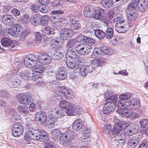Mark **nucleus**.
I'll use <instances>...</instances> for the list:
<instances>
[{
	"instance_id": "obj_1",
	"label": "nucleus",
	"mask_w": 148,
	"mask_h": 148,
	"mask_svg": "<svg viewBox=\"0 0 148 148\" xmlns=\"http://www.w3.org/2000/svg\"><path fill=\"white\" fill-rule=\"evenodd\" d=\"M138 8L141 12L146 11L148 9V0H133L128 6L126 16L130 21L136 19L137 16L136 10Z\"/></svg>"
},
{
	"instance_id": "obj_2",
	"label": "nucleus",
	"mask_w": 148,
	"mask_h": 148,
	"mask_svg": "<svg viewBox=\"0 0 148 148\" xmlns=\"http://www.w3.org/2000/svg\"><path fill=\"white\" fill-rule=\"evenodd\" d=\"M24 138L27 141L30 139L39 140L44 142H47L49 139L47 133L43 130L38 129L33 127H30L25 134Z\"/></svg>"
},
{
	"instance_id": "obj_3",
	"label": "nucleus",
	"mask_w": 148,
	"mask_h": 148,
	"mask_svg": "<svg viewBox=\"0 0 148 148\" xmlns=\"http://www.w3.org/2000/svg\"><path fill=\"white\" fill-rule=\"evenodd\" d=\"M37 59V57L34 54H29L25 58L24 64L27 67H34L33 70L34 71V72L41 74L44 70V68L42 65H39Z\"/></svg>"
},
{
	"instance_id": "obj_4",
	"label": "nucleus",
	"mask_w": 148,
	"mask_h": 148,
	"mask_svg": "<svg viewBox=\"0 0 148 148\" xmlns=\"http://www.w3.org/2000/svg\"><path fill=\"white\" fill-rule=\"evenodd\" d=\"M8 35H10L14 37L20 36L21 35L25 36L27 34L26 30L19 24H14L9 28L8 30Z\"/></svg>"
},
{
	"instance_id": "obj_5",
	"label": "nucleus",
	"mask_w": 148,
	"mask_h": 148,
	"mask_svg": "<svg viewBox=\"0 0 148 148\" xmlns=\"http://www.w3.org/2000/svg\"><path fill=\"white\" fill-rule=\"evenodd\" d=\"M90 42L85 44H80L77 47V51L82 55H86L90 53L92 49V47L94 44V40L92 38L88 39Z\"/></svg>"
},
{
	"instance_id": "obj_6",
	"label": "nucleus",
	"mask_w": 148,
	"mask_h": 148,
	"mask_svg": "<svg viewBox=\"0 0 148 148\" xmlns=\"http://www.w3.org/2000/svg\"><path fill=\"white\" fill-rule=\"evenodd\" d=\"M114 20L115 29L118 33H124L128 30L127 24L125 23V21L124 19L119 18H115Z\"/></svg>"
},
{
	"instance_id": "obj_7",
	"label": "nucleus",
	"mask_w": 148,
	"mask_h": 148,
	"mask_svg": "<svg viewBox=\"0 0 148 148\" xmlns=\"http://www.w3.org/2000/svg\"><path fill=\"white\" fill-rule=\"evenodd\" d=\"M75 135V133L73 130H67L61 134L59 139L60 143L62 145L67 144L74 138Z\"/></svg>"
},
{
	"instance_id": "obj_8",
	"label": "nucleus",
	"mask_w": 148,
	"mask_h": 148,
	"mask_svg": "<svg viewBox=\"0 0 148 148\" xmlns=\"http://www.w3.org/2000/svg\"><path fill=\"white\" fill-rule=\"evenodd\" d=\"M117 101H106L103 109V113L108 115L112 113L115 110Z\"/></svg>"
},
{
	"instance_id": "obj_9",
	"label": "nucleus",
	"mask_w": 148,
	"mask_h": 148,
	"mask_svg": "<svg viewBox=\"0 0 148 148\" xmlns=\"http://www.w3.org/2000/svg\"><path fill=\"white\" fill-rule=\"evenodd\" d=\"M37 60L39 63L43 65L49 64L51 61V58L46 53L39 54Z\"/></svg>"
},
{
	"instance_id": "obj_10",
	"label": "nucleus",
	"mask_w": 148,
	"mask_h": 148,
	"mask_svg": "<svg viewBox=\"0 0 148 148\" xmlns=\"http://www.w3.org/2000/svg\"><path fill=\"white\" fill-rule=\"evenodd\" d=\"M23 127L22 125L19 123H16L12 125V132L13 135L15 137L21 136L23 132Z\"/></svg>"
},
{
	"instance_id": "obj_11",
	"label": "nucleus",
	"mask_w": 148,
	"mask_h": 148,
	"mask_svg": "<svg viewBox=\"0 0 148 148\" xmlns=\"http://www.w3.org/2000/svg\"><path fill=\"white\" fill-rule=\"evenodd\" d=\"M82 60H83L81 59L80 61H77L75 59H70V58H68L66 60V63L69 67L76 70L79 68L80 64L82 62Z\"/></svg>"
},
{
	"instance_id": "obj_12",
	"label": "nucleus",
	"mask_w": 148,
	"mask_h": 148,
	"mask_svg": "<svg viewBox=\"0 0 148 148\" xmlns=\"http://www.w3.org/2000/svg\"><path fill=\"white\" fill-rule=\"evenodd\" d=\"M51 56L55 60H58L62 58L65 52L62 47H59L54 49V52H53Z\"/></svg>"
},
{
	"instance_id": "obj_13",
	"label": "nucleus",
	"mask_w": 148,
	"mask_h": 148,
	"mask_svg": "<svg viewBox=\"0 0 148 148\" xmlns=\"http://www.w3.org/2000/svg\"><path fill=\"white\" fill-rule=\"evenodd\" d=\"M34 119L41 124H45L47 120L46 114L44 112H38L35 114Z\"/></svg>"
},
{
	"instance_id": "obj_14",
	"label": "nucleus",
	"mask_w": 148,
	"mask_h": 148,
	"mask_svg": "<svg viewBox=\"0 0 148 148\" xmlns=\"http://www.w3.org/2000/svg\"><path fill=\"white\" fill-rule=\"evenodd\" d=\"M67 76V72L64 67H59L58 69L56 72V77L58 80L65 79Z\"/></svg>"
},
{
	"instance_id": "obj_15",
	"label": "nucleus",
	"mask_w": 148,
	"mask_h": 148,
	"mask_svg": "<svg viewBox=\"0 0 148 148\" xmlns=\"http://www.w3.org/2000/svg\"><path fill=\"white\" fill-rule=\"evenodd\" d=\"M19 103L24 105H29L33 102V99L30 95H25L21 96L19 98Z\"/></svg>"
},
{
	"instance_id": "obj_16",
	"label": "nucleus",
	"mask_w": 148,
	"mask_h": 148,
	"mask_svg": "<svg viewBox=\"0 0 148 148\" xmlns=\"http://www.w3.org/2000/svg\"><path fill=\"white\" fill-rule=\"evenodd\" d=\"M64 42V40L60 37H55L52 39L51 42V45L53 47H62Z\"/></svg>"
},
{
	"instance_id": "obj_17",
	"label": "nucleus",
	"mask_w": 148,
	"mask_h": 148,
	"mask_svg": "<svg viewBox=\"0 0 148 148\" xmlns=\"http://www.w3.org/2000/svg\"><path fill=\"white\" fill-rule=\"evenodd\" d=\"M132 110L130 108L119 109L118 110L117 112L122 117L130 118L132 115Z\"/></svg>"
},
{
	"instance_id": "obj_18",
	"label": "nucleus",
	"mask_w": 148,
	"mask_h": 148,
	"mask_svg": "<svg viewBox=\"0 0 148 148\" xmlns=\"http://www.w3.org/2000/svg\"><path fill=\"white\" fill-rule=\"evenodd\" d=\"M60 90L62 93L64 94L67 99L72 98L74 97V93L71 91V88L64 86L61 87Z\"/></svg>"
},
{
	"instance_id": "obj_19",
	"label": "nucleus",
	"mask_w": 148,
	"mask_h": 148,
	"mask_svg": "<svg viewBox=\"0 0 148 148\" xmlns=\"http://www.w3.org/2000/svg\"><path fill=\"white\" fill-rule=\"evenodd\" d=\"M48 120L45 122V125L48 127H51L54 126L55 122L57 121L58 119L54 116L49 110L48 116Z\"/></svg>"
},
{
	"instance_id": "obj_20",
	"label": "nucleus",
	"mask_w": 148,
	"mask_h": 148,
	"mask_svg": "<svg viewBox=\"0 0 148 148\" xmlns=\"http://www.w3.org/2000/svg\"><path fill=\"white\" fill-rule=\"evenodd\" d=\"M72 30L70 29L65 28L62 29L60 32V35L64 40H67L72 35Z\"/></svg>"
},
{
	"instance_id": "obj_21",
	"label": "nucleus",
	"mask_w": 148,
	"mask_h": 148,
	"mask_svg": "<svg viewBox=\"0 0 148 148\" xmlns=\"http://www.w3.org/2000/svg\"><path fill=\"white\" fill-rule=\"evenodd\" d=\"M49 111L54 115L56 118H60L62 117L64 114V111L63 109L60 108H52Z\"/></svg>"
},
{
	"instance_id": "obj_22",
	"label": "nucleus",
	"mask_w": 148,
	"mask_h": 148,
	"mask_svg": "<svg viewBox=\"0 0 148 148\" xmlns=\"http://www.w3.org/2000/svg\"><path fill=\"white\" fill-rule=\"evenodd\" d=\"M42 34L45 39L46 38L47 39H49L51 37L50 35L53 34L54 33L53 29L49 26H47L43 29L42 31Z\"/></svg>"
},
{
	"instance_id": "obj_23",
	"label": "nucleus",
	"mask_w": 148,
	"mask_h": 148,
	"mask_svg": "<svg viewBox=\"0 0 148 148\" xmlns=\"http://www.w3.org/2000/svg\"><path fill=\"white\" fill-rule=\"evenodd\" d=\"M76 49H73L72 50H67L66 53V58L67 59L68 58H70V59H75L76 60L80 61L81 60H83L81 58L77 56L76 53Z\"/></svg>"
},
{
	"instance_id": "obj_24",
	"label": "nucleus",
	"mask_w": 148,
	"mask_h": 148,
	"mask_svg": "<svg viewBox=\"0 0 148 148\" xmlns=\"http://www.w3.org/2000/svg\"><path fill=\"white\" fill-rule=\"evenodd\" d=\"M64 12L62 10H59L56 11H52L51 13L54 14L52 15L50 18V21L52 23H55L59 21V20L56 17L59 14H62L64 13Z\"/></svg>"
},
{
	"instance_id": "obj_25",
	"label": "nucleus",
	"mask_w": 148,
	"mask_h": 148,
	"mask_svg": "<svg viewBox=\"0 0 148 148\" xmlns=\"http://www.w3.org/2000/svg\"><path fill=\"white\" fill-rule=\"evenodd\" d=\"M78 72L79 74L83 76H85L91 71V66L82 65L79 66Z\"/></svg>"
},
{
	"instance_id": "obj_26",
	"label": "nucleus",
	"mask_w": 148,
	"mask_h": 148,
	"mask_svg": "<svg viewBox=\"0 0 148 148\" xmlns=\"http://www.w3.org/2000/svg\"><path fill=\"white\" fill-rule=\"evenodd\" d=\"M2 21L3 23L7 25H10L13 23V19L12 16L9 14H6L2 17Z\"/></svg>"
},
{
	"instance_id": "obj_27",
	"label": "nucleus",
	"mask_w": 148,
	"mask_h": 148,
	"mask_svg": "<svg viewBox=\"0 0 148 148\" xmlns=\"http://www.w3.org/2000/svg\"><path fill=\"white\" fill-rule=\"evenodd\" d=\"M114 125L111 123H108L106 124L104 126L103 132L104 134L107 135H109L111 136L114 135L113 132Z\"/></svg>"
},
{
	"instance_id": "obj_28",
	"label": "nucleus",
	"mask_w": 148,
	"mask_h": 148,
	"mask_svg": "<svg viewBox=\"0 0 148 148\" xmlns=\"http://www.w3.org/2000/svg\"><path fill=\"white\" fill-rule=\"evenodd\" d=\"M84 125L82 121L79 119L76 120L73 124L72 127L74 130L77 131L80 130Z\"/></svg>"
},
{
	"instance_id": "obj_29",
	"label": "nucleus",
	"mask_w": 148,
	"mask_h": 148,
	"mask_svg": "<svg viewBox=\"0 0 148 148\" xmlns=\"http://www.w3.org/2000/svg\"><path fill=\"white\" fill-rule=\"evenodd\" d=\"M79 44L77 42L75 39H71L68 41L67 43V50H72L75 49L77 51V47Z\"/></svg>"
},
{
	"instance_id": "obj_30",
	"label": "nucleus",
	"mask_w": 148,
	"mask_h": 148,
	"mask_svg": "<svg viewBox=\"0 0 148 148\" xmlns=\"http://www.w3.org/2000/svg\"><path fill=\"white\" fill-rule=\"evenodd\" d=\"M113 95L112 93L110 92H106L104 95V97L106 99V101H117L118 95Z\"/></svg>"
},
{
	"instance_id": "obj_31",
	"label": "nucleus",
	"mask_w": 148,
	"mask_h": 148,
	"mask_svg": "<svg viewBox=\"0 0 148 148\" xmlns=\"http://www.w3.org/2000/svg\"><path fill=\"white\" fill-rule=\"evenodd\" d=\"M17 111L19 113L24 116H27L29 114L28 107L25 105H21L18 106Z\"/></svg>"
},
{
	"instance_id": "obj_32",
	"label": "nucleus",
	"mask_w": 148,
	"mask_h": 148,
	"mask_svg": "<svg viewBox=\"0 0 148 148\" xmlns=\"http://www.w3.org/2000/svg\"><path fill=\"white\" fill-rule=\"evenodd\" d=\"M71 30L72 31L78 30L81 27V25L79 21L75 20L71 21L70 24Z\"/></svg>"
},
{
	"instance_id": "obj_33",
	"label": "nucleus",
	"mask_w": 148,
	"mask_h": 148,
	"mask_svg": "<svg viewBox=\"0 0 148 148\" xmlns=\"http://www.w3.org/2000/svg\"><path fill=\"white\" fill-rule=\"evenodd\" d=\"M137 132L136 129L134 125H131L125 129L124 131V134L127 136H132Z\"/></svg>"
},
{
	"instance_id": "obj_34",
	"label": "nucleus",
	"mask_w": 148,
	"mask_h": 148,
	"mask_svg": "<svg viewBox=\"0 0 148 148\" xmlns=\"http://www.w3.org/2000/svg\"><path fill=\"white\" fill-rule=\"evenodd\" d=\"M32 70L30 69L28 70L23 68L19 72V75L24 79H28L29 77L30 72Z\"/></svg>"
},
{
	"instance_id": "obj_35",
	"label": "nucleus",
	"mask_w": 148,
	"mask_h": 148,
	"mask_svg": "<svg viewBox=\"0 0 148 148\" xmlns=\"http://www.w3.org/2000/svg\"><path fill=\"white\" fill-rule=\"evenodd\" d=\"M94 9V8L90 5L85 6L83 10L84 15L86 17L90 16L92 15Z\"/></svg>"
},
{
	"instance_id": "obj_36",
	"label": "nucleus",
	"mask_w": 148,
	"mask_h": 148,
	"mask_svg": "<svg viewBox=\"0 0 148 148\" xmlns=\"http://www.w3.org/2000/svg\"><path fill=\"white\" fill-rule=\"evenodd\" d=\"M105 60L102 58L95 59L91 61V65L95 66H101L104 64Z\"/></svg>"
},
{
	"instance_id": "obj_37",
	"label": "nucleus",
	"mask_w": 148,
	"mask_h": 148,
	"mask_svg": "<svg viewBox=\"0 0 148 148\" xmlns=\"http://www.w3.org/2000/svg\"><path fill=\"white\" fill-rule=\"evenodd\" d=\"M120 123V121L119 120H117L116 121L114 122V125L113 127L114 132H113L114 133V135L121 131L123 129V127L122 126Z\"/></svg>"
},
{
	"instance_id": "obj_38",
	"label": "nucleus",
	"mask_w": 148,
	"mask_h": 148,
	"mask_svg": "<svg viewBox=\"0 0 148 148\" xmlns=\"http://www.w3.org/2000/svg\"><path fill=\"white\" fill-rule=\"evenodd\" d=\"M90 38H88L86 36L82 34H80L77 37L75 40L78 43L81 42L84 44L85 42H86V43L90 42V41L88 40Z\"/></svg>"
},
{
	"instance_id": "obj_39",
	"label": "nucleus",
	"mask_w": 148,
	"mask_h": 148,
	"mask_svg": "<svg viewBox=\"0 0 148 148\" xmlns=\"http://www.w3.org/2000/svg\"><path fill=\"white\" fill-rule=\"evenodd\" d=\"M101 50L103 53L108 55H112L114 52V50L112 49L105 45L101 46Z\"/></svg>"
},
{
	"instance_id": "obj_40",
	"label": "nucleus",
	"mask_w": 148,
	"mask_h": 148,
	"mask_svg": "<svg viewBox=\"0 0 148 148\" xmlns=\"http://www.w3.org/2000/svg\"><path fill=\"white\" fill-rule=\"evenodd\" d=\"M132 103L131 100H127L126 101L120 99L118 101L117 105L120 108H122L123 107L125 106L129 107L130 106Z\"/></svg>"
},
{
	"instance_id": "obj_41",
	"label": "nucleus",
	"mask_w": 148,
	"mask_h": 148,
	"mask_svg": "<svg viewBox=\"0 0 148 148\" xmlns=\"http://www.w3.org/2000/svg\"><path fill=\"white\" fill-rule=\"evenodd\" d=\"M40 21V17L38 15L33 16L31 19V23L34 26H38L39 25Z\"/></svg>"
},
{
	"instance_id": "obj_42",
	"label": "nucleus",
	"mask_w": 148,
	"mask_h": 148,
	"mask_svg": "<svg viewBox=\"0 0 148 148\" xmlns=\"http://www.w3.org/2000/svg\"><path fill=\"white\" fill-rule=\"evenodd\" d=\"M113 0H103L101 2V5L104 8H110L114 4Z\"/></svg>"
},
{
	"instance_id": "obj_43",
	"label": "nucleus",
	"mask_w": 148,
	"mask_h": 148,
	"mask_svg": "<svg viewBox=\"0 0 148 148\" xmlns=\"http://www.w3.org/2000/svg\"><path fill=\"white\" fill-rule=\"evenodd\" d=\"M61 134V132L58 129H56L51 132V136L53 139L56 140L58 138Z\"/></svg>"
},
{
	"instance_id": "obj_44",
	"label": "nucleus",
	"mask_w": 148,
	"mask_h": 148,
	"mask_svg": "<svg viewBox=\"0 0 148 148\" xmlns=\"http://www.w3.org/2000/svg\"><path fill=\"white\" fill-rule=\"evenodd\" d=\"M75 112V106L73 104L71 103L65 109L66 113L68 115H73Z\"/></svg>"
},
{
	"instance_id": "obj_45",
	"label": "nucleus",
	"mask_w": 148,
	"mask_h": 148,
	"mask_svg": "<svg viewBox=\"0 0 148 148\" xmlns=\"http://www.w3.org/2000/svg\"><path fill=\"white\" fill-rule=\"evenodd\" d=\"M105 36L108 39H111L113 36V29L111 27L108 28L105 33Z\"/></svg>"
},
{
	"instance_id": "obj_46",
	"label": "nucleus",
	"mask_w": 148,
	"mask_h": 148,
	"mask_svg": "<svg viewBox=\"0 0 148 148\" xmlns=\"http://www.w3.org/2000/svg\"><path fill=\"white\" fill-rule=\"evenodd\" d=\"M1 43L3 46L5 47L10 45L12 41L9 38H4L1 40Z\"/></svg>"
},
{
	"instance_id": "obj_47",
	"label": "nucleus",
	"mask_w": 148,
	"mask_h": 148,
	"mask_svg": "<svg viewBox=\"0 0 148 148\" xmlns=\"http://www.w3.org/2000/svg\"><path fill=\"white\" fill-rule=\"evenodd\" d=\"M91 16L97 19H100L101 18L102 16L100 10H99V9L96 10L94 8Z\"/></svg>"
},
{
	"instance_id": "obj_48",
	"label": "nucleus",
	"mask_w": 148,
	"mask_h": 148,
	"mask_svg": "<svg viewBox=\"0 0 148 148\" xmlns=\"http://www.w3.org/2000/svg\"><path fill=\"white\" fill-rule=\"evenodd\" d=\"M70 103L66 101L62 100H61L59 104V108H65V109L70 106Z\"/></svg>"
},
{
	"instance_id": "obj_49",
	"label": "nucleus",
	"mask_w": 148,
	"mask_h": 148,
	"mask_svg": "<svg viewBox=\"0 0 148 148\" xmlns=\"http://www.w3.org/2000/svg\"><path fill=\"white\" fill-rule=\"evenodd\" d=\"M42 75L41 74H39L36 72L30 73L29 77L32 78V79L35 81H36L37 80L40 79Z\"/></svg>"
},
{
	"instance_id": "obj_50",
	"label": "nucleus",
	"mask_w": 148,
	"mask_h": 148,
	"mask_svg": "<svg viewBox=\"0 0 148 148\" xmlns=\"http://www.w3.org/2000/svg\"><path fill=\"white\" fill-rule=\"evenodd\" d=\"M138 141L137 137H133L132 138L129 140L128 145L130 146L135 147L138 144Z\"/></svg>"
},
{
	"instance_id": "obj_51",
	"label": "nucleus",
	"mask_w": 148,
	"mask_h": 148,
	"mask_svg": "<svg viewBox=\"0 0 148 148\" xmlns=\"http://www.w3.org/2000/svg\"><path fill=\"white\" fill-rule=\"evenodd\" d=\"M131 95L129 93H123L120 94L119 96V98L120 99L123 100L127 102V100H130L128 99L131 97Z\"/></svg>"
},
{
	"instance_id": "obj_52",
	"label": "nucleus",
	"mask_w": 148,
	"mask_h": 148,
	"mask_svg": "<svg viewBox=\"0 0 148 148\" xmlns=\"http://www.w3.org/2000/svg\"><path fill=\"white\" fill-rule=\"evenodd\" d=\"M125 136L123 134H119L115 136L116 140L119 143H123L125 141Z\"/></svg>"
},
{
	"instance_id": "obj_53",
	"label": "nucleus",
	"mask_w": 148,
	"mask_h": 148,
	"mask_svg": "<svg viewBox=\"0 0 148 148\" xmlns=\"http://www.w3.org/2000/svg\"><path fill=\"white\" fill-rule=\"evenodd\" d=\"M19 80L16 78L14 77L11 79L9 84L11 87L14 88L16 87L18 84H19Z\"/></svg>"
},
{
	"instance_id": "obj_54",
	"label": "nucleus",
	"mask_w": 148,
	"mask_h": 148,
	"mask_svg": "<svg viewBox=\"0 0 148 148\" xmlns=\"http://www.w3.org/2000/svg\"><path fill=\"white\" fill-rule=\"evenodd\" d=\"M38 9L40 12L44 13H47L51 10V8L48 6L42 5L39 6Z\"/></svg>"
},
{
	"instance_id": "obj_55",
	"label": "nucleus",
	"mask_w": 148,
	"mask_h": 148,
	"mask_svg": "<svg viewBox=\"0 0 148 148\" xmlns=\"http://www.w3.org/2000/svg\"><path fill=\"white\" fill-rule=\"evenodd\" d=\"M132 109L136 110L139 109L140 107V101L137 99H135L131 103Z\"/></svg>"
},
{
	"instance_id": "obj_56",
	"label": "nucleus",
	"mask_w": 148,
	"mask_h": 148,
	"mask_svg": "<svg viewBox=\"0 0 148 148\" xmlns=\"http://www.w3.org/2000/svg\"><path fill=\"white\" fill-rule=\"evenodd\" d=\"M94 32L96 36L99 39H102L105 36V33L100 30H96Z\"/></svg>"
},
{
	"instance_id": "obj_57",
	"label": "nucleus",
	"mask_w": 148,
	"mask_h": 148,
	"mask_svg": "<svg viewBox=\"0 0 148 148\" xmlns=\"http://www.w3.org/2000/svg\"><path fill=\"white\" fill-rule=\"evenodd\" d=\"M49 18V17L48 16H43L40 19V22L42 25L45 26L47 24L48 22Z\"/></svg>"
},
{
	"instance_id": "obj_58",
	"label": "nucleus",
	"mask_w": 148,
	"mask_h": 148,
	"mask_svg": "<svg viewBox=\"0 0 148 148\" xmlns=\"http://www.w3.org/2000/svg\"><path fill=\"white\" fill-rule=\"evenodd\" d=\"M20 19L23 24L27 23L29 22V17L27 14H25L21 16Z\"/></svg>"
},
{
	"instance_id": "obj_59",
	"label": "nucleus",
	"mask_w": 148,
	"mask_h": 148,
	"mask_svg": "<svg viewBox=\"0 0 148 148\" xmlns=\"http://www.w3.org/2000/svg\"><path fill=\"white\" fill-rule=\"evenodd\" d=\"M101 49L95 48L92 55V57L94 58L98 57V55L101 53Z\"/></svg>"
},
{
	"instance_id": "obj_60",
	"label": "nucleus",
	"mask_w": 148,
	"mask_h": 148,
	"mask_svg": "<svg viewBox=\"0 0 148 148\" xmlns=\"http://www.w3.org/2000/svg\"><path fill=\"white\" fill-rule=\"evenodd\" d=\"M99 23L96 22H91L89 24V26L95 32V31L97 30L99 27Z\"/></svg>"
},
{
	"instance_id": "obj_61",
	"label": "nucleus",
	"mask_w": 148,
	"mask_h": 148,
	"mask_svg": "<svg viewBox=\"0 0 148 148\" xmlns=\"http://www.w3.org/2000/svg\"><path fill=\"white\" fill-rule=\"evenodd\" d=\"M63 2L61 1H55L53 3L52 5L54 8H60L63 4Z\"/></svg>"
},
{
	"instance_id": "obj_62",
	"label": "nucleus",
	"mask_w": 148,
	"mask_h": 148,
	"mask_svg": "<svg viewBox=\"0 0 148 148\" xmlns=\"http://www.w3.org/2000/svg\"><path fill=\"white\" fill-rule=\"evenodd\" d=\"M63 2L61 1H55L53 3L52 5L54 8H60L63 4Z\"/></svg>"
},
{
	"instance_id": "obj_63",
	"label": "nucleus",
	"mask_w": 148,
	"mask_h": 148,
	"mask_svg": "<svg viewBox=\"0 0 148 148\" xmlns=\"http://www.w3.org/2000/svg\"><path fill=\"white\" fill-rule=\"evenodd\" d=\"M63 2L61 1H55L53 3L52 5L54 8H60L63 4Z\"/></svg>"
},
{
	"instance_id": "obj_64",
	"label": "nucleus",
	"mask_w": 148,
	"mask_h": 148,
	"mask_svg": "<svg viewBox=\"0 0 148 148\" xmlns=\"http://www.w3.org/2000/svg\"><path fill=\"white\" fill-rule=\"evenodd\" d=\"M140 125L143 127H146L148 126V119H143L140 121Z\"/></svg>"
}]
</instances>
